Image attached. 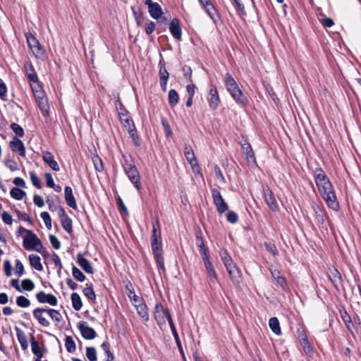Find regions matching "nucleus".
I'll return each instance as SVG.
<instances>
[{"instance_id":"9b49d317","label":"nucleus","mask_w":361,"mask_h":361,"mask_svg":"<svg viewBox=\"0 0 361 361\" xmlns=\"http://www.w3.org/2000/svg\"><path fill=\"white\" fill-rule=\"evenodd\" d=\"M145 4L147 6L148 12L152 18L158 19L161 16L162 9L158 3L153 2L152 0H145Z\"/></svg>"},{"instance_id":"7ed1b4c3","label":"nucleus","mask_w":361,"mask_h":361,"mask_svg":"<svg viewBox=\"0 0 361 361\" xmlns=\"http://www.w3.org/2000/svg\"><path fill=\"white\" fill-rule=\"evenodd\" d=\"M20 230L25 233V235L23 237V245L26 250H35L42 255L46 253L40 239L35 233L22 226H20Z\"/></svg>"},{"instance_id":"f3484780","label":"nucleus","mask_w":361,"mask_h":361,"mask_svg":"<svg viewBox=\"0 0 361 361\" xmlns=\"http://www.w3.org/2000/svg\"><path fill=\"white\" fill-rule=\"evenodd\" d=\"M125 173L127 174L128 178L130 179V182L133 184L135 188L137 190H140L142 188V185L140 182V176L137 168L135 167L133 168V169L128 170L125 171Z\"/></svg>"},{"instance_id":"13d9d810","label":"nucleus","mask_w":361,"mask_h":361,"mask_svg":"<svg viewBox=\"0 0 361 361\" xmlns=\"http://www.w3.org/2000/svg\"><path fill=\"white\" fill-rule=\"evenodd\" d=\"M162 249L161 238H152V250H157Z\"/></svg>"},{"instance_id":"0e129e2a","label":"nucleus","mask_w":361,"mask_h":361,"mask_svg":"<svg viewBox=\"0 0 361 361\" xmlns=\"http://www.w3.org/2000/svg\"><path fill=\"white\" fill-rule=\"evenodd\" d=\"M264 247L266 250L270 253H271L274 256L278 255V250L275 245L269 243H264Z\"/></svg>"},{"instance_id":"2eb2a0df","label":"nucleus","mask_w":361,"mask_h":361,"mask_svg":"<svg viewBox=\"0 0 361 361\" xmlns=\"http://www.w3.org/2000/svg\"><path fill=\"white\" fill-rule=\"evenodd\" d=\"M36 298L40 303H48L51 306L57 305V298L52 294L45 293L44 291H39L36 294Z\"/></svg>"},{"instance_id":"5701e85b","label":"nucleus","mask_w":361,"mask_h":361,"mask_svg":"<svg viewBox=\"0 0 361 361\" xmlns=\"http://www.w3.org/2000/svg\"><path fill=\"white\" fill-rule=\"evenodd\" d=\"M184 154L186 159L188 161L193 170H195V168L198 166V164L192 148L186 146L184 149Z\"/></svg>"},{"instance_id":"ddd939ff","label":"nucleus","mask_w":361,"mask_h":361,"mask_svg":"<svg viewBox=\"0 0 361 361\" xmlns=\"http://www.w3.org/2000/svg\"><path fill=\"white\" fill-rule=\"evenodd\" d=\"M24 69L30 87L32 84L40 83L35 68L30 62L25 63Z\"/></svg>"},{"instance_id":"6e6d98bb","label":"nucleus","mask_w":361,"mask_h":361,"mask_svg":"<svg viewBox=\"0 0 361 361\" xmlns=\"http://www.w3.org/2000/svg\"><path fill=\"white\" fill-rule=\"evenodd\" d=\"M196 244H197V247H199V251H200V254L204 253V251L205 252L209 251L207 247L205 246L202 238L199 235L196 236Z\"/></svg>"},{"instance_id":"a878e982","label":"nucleus","mask_w":361,"mask_h":361,"mask_svg":"<svg viewBox=\"0 0 361 361\" xmlns=\"http://www.w3.org/2000/svg\"><path fill=\"white\" fill-rule=\"evenodd\" d=\"M219 256L226 267H229L231 265H233L234 263L233 262L232 258L229 255L228 252L226 249L221 248L219 250Z\"/></svg>"},{"instance_id":"4be33fe9","label":"nucleus","mask_w":361,"mask_h":361,"mask_svg":"<svg viewBox=\"0 0 361 361\" xmlns=\"http://www.w3.org/2000/svg\"><path fill=\"white\" fill-rule=\"evenodd\" d=\"M64 197L66 204L73 209H77L76 200L73 195L72 188L70 186H66L64 188Z\"/></svg>"},{"instance_id":"4d7b16f0","label":"nucleus","mask_w":361,"mask_h":361,"mask_svg":"<svg viewBox=\"0 0 361 361\" xmlns=\"http://www.w3.org/2000/svg\"><path fill=\"white\" fill-rule=\"evenodd\" d=\"M214 172H215V176H216V179L219 180V181L221 183L224 184L226 183V179H225V178L223 175V173L219 166L216 165L214 166Z\"/></svg>"},{"instance_id":"473e14b6","label":"nucleus","mask_w":361,"mask_h":361,"mask_svg":"<svg viewBox=\"0 0 361 361\" xmlns=\"http://www.w3.org/2000/svg\"><path fill=\"white\" fill-rule=\"evenodd\" d=\"M205 269L207 270V274L210 278V281L212 283H215L217 281V274L214 269V267L212 262L207 263L204 264Z\"/></svg>"},{"instance_id":"cd10ccee","label":"nucleus","mask_w":361,"mask_h":361,"mask_svg":"<svg viewBox=\"0 0 361 361\" xmlns=\"http://www.w3.org/2000/svg\"><path fill=\"white\" fill-rule=\"evenodd\" d=\"M137 314L143 319L145 321H148L149 314L147 312V305L142 302H139L135 305Z\"/></svg>"},{"instance_id":"f03ea898","label":"nucleus","mask_w":361,"mask_h":361,"mask_svg":"<svg viewBox=\"0 0 361 361\" xmlns=\"http://www.w3.org/2000/svg\"><path fill=\"white\" fill-rule=\"evenodd\" d=\"M224 83L226 90L237 104L243 106H245L248 104L247 97L243 94L238 83L229 73H226L224 76Z\"/></svg>"},{"instance_id":"6ab92c4d","label":"nucleus","mask_w":361,"mask_h":361,"mask_svg":"<svg viewBox=\"0 0 361 361\" xmlns=\"http://www.w3.org/2000/svg\"><path fill=\"white\" fill-rule=\"evenodd\" d=\"M42 157L43 161L54 171H59L60 170L59 166L56 161L54 159V155L49 151L42 152Z\"/></svg>"},{"instance_id":"bb28decb","label":"nucleus","mask_w":361,"mask_h":361,"mask_svg":"<svg viewBox=\"0 0 361 361\" xmlns=\"http://www.w3.org/2000/svg\"><path fill=\"white\" fill-rule=\"evenodd\" d=\"M122 158H123L122 166H123L124 171L133 169V168L136 167L133 162L132 157L130 154H123L122 155Z\"/></svg>"},{"instance_id":"20e7f679","label":"nucleus","mask_w":361,"mask_h":361,"mask_svg":"<svg viewBox=\"0 0 361 361\" xmlns=\"http://www.w3.org/2000/svg\"><path fill=\"white\" fill-rule=\"evenodd\" d=\"M318 190L329 207L334 211L339 209V204L331 183L326 186L322 185V188L318 189Z\"/></svg>"},{"instance_id":"6e6552de","label":"nucleus","mask_w":361,"mask_h":361,"mask_svg":"<svg viewBox=\"0 0 361 361\" xmlns=\"http://www.w3.org/2000/svg\"><path fill=\"white\" fill-rule=\"evenodd\" d=\"M58 216L63 228L69 234L73 233L72 220L66 214L63 207H59Z\"/></svg>"},{"instance_id":"a19ab883","label":"nucleus","mask_w":361,"mask_h":361,"mask_svg":"<svg viewBox=\"0 0 361 361\" xmlns=\"http://www.w3.org/2000/svg\"><path fill=\"white\" fill-rule=\"evenodd\" d=\"M31 348L32 352L37 357V359H40L43 357L42 351L41 350L40 346L36 340H32Z\"/></svg>"},{"instance_id":"bf43d9fd","label":"nucleus","mask_w":361,"mask_h":361,"mask_svg":"<svg viewBox=\"0 0 361 361\" xmlns=\"http://www.w3.org/2000/svg\"><path fill=\"white\" fill-rule=\"evenodd\" d=\"M127 131L128 132L130 137L132 138V140H133L135 144L137 146H138L139 145V137H138V135H137V134L136 133L135 127V126H131V128L127 130Z\"/></svg>"},{"instance_id":"a18cd8bd","label":"nucleus","mask_w":361,"mask_h":361,"mask_svg":"<svg viewBox=\"0 0 361 361\" xmlns=\"http://www.w3.org/2000/svg\"><path fill=\"white\" fill-rule=\"evenodd\" d=\"M152 238H161L160 224L158 219L152 222Z\"/></svg>"},{"instance_id":"b1692460","label":"nucleus","mask_w":361,"mask_h":361,"mask_svg":"<svg viewBox=\"0 0 361 361\" xmlns=\"http://www.w3.org/2000/svg\"><path fill=\"white\" fill-rule=\"evenodd\" d=\"M31 89L37 102L47 98L44 92L42 90L41 83L32 84Z\"/></svg>"},{"instance_id":"8fccbe9b","label":"nucleus","mask_w":361,"mask_h":361,"mask_svg":"<svg viewBox=\"0 0 361 361\" xmlns=\"http://www.w3.org/2000/svg\"><path fill=\"white\" fill-rule=\"evenodd\" d=\"M40 216L42 219V220L44 221L46 227L48 229H51V219L50 215L49 214V213L47 212H42L40 214Z\"/></svg>"},{"instance_id":"c756f323","label":"nucleus","mask_w":361,"mask_h":361,"mask_svg":"<svg viewBox=\"0 0 361 361\" xmlns=\"http://www.w3.org/2000/svg\"><path fill=\"white\" fill-rule=\"evenodd\" d=\"M272 277L276 280L277 284L284 288L286 285V281L284 277L281 275L280 271L278 269L271 270Z\"/></svg>"},{"instance_id":"412c9836","label":"nucleus","mask_w":361,"mask_h":361,"mask_svg":"<svg viewBox=\"0 0 361 361\" xmlns=\"http://www.w3.org/2000/svg\"><path fill=\"white\" fill-rule=\"evenodd\" d=\"M77 262L78 265L87 274H93L94 269L90 262L85 258L81 253L77 255Z\"/></svg>"},{"instance_id":"ea45409f","label":"nucleus","mask_w":361,"mask_h":361,"mask_svg":"<svg viewBox=\"0 0 361 361\" xmlns=\"http://www.w3.org/2000/svg\"><path fill=\"white\" fill-rule=\"evenodd\" d=\"M72 274L75 279L80 282H82L85 280L86 277L83 273L75 266L73 265Z\"/></svg>"},{"instance_id":"052dcab7","label":"nucleus","mask_w":361,"mask_h":361,"mask_svg":"<svg viewBox=\"0 0 361 361\" xmlns=\"http://www.w3.org/2000/svg\"><path fill=\"white\" fill-rule=\"evenodd\" d=\"M92 161L96 171L99 172L102 171L104 169V166L102 159L98 156H97L92 158Z\"/></svg>"},{"instance_id":"09e8293b","label":"nucleus","mask_w":361,"mask_h":361,"mask_svg":"<svg viewBox=\"0 0 361 361\" xmlns=\"http://www.w3.org/2000/svg\"><path fill=\"white\" fill-rule=\"evenodd\" d=\"M315 183L321 180H325L328 178L324 171L321 168H317L314 170Z\"/></svg>"},{"instance_id":"9d476101","label":"nucleus","mask_w":361,"mask_h":361,"mask_svg":"<svg viewBox=\"0 0 361 361\" xmlns=\"http://www.w3.org/2000/svg\"><path fill=\"white\" fill-rule=\"evenodd\" d=\"M9 147L13 152L18 153L22 157H25V147L22 140L16 136L9 142Z\"/></svg>"},{"instance_id":"e2e57ef3","label":"nucleus","mask_w":361,"mask_h":361,"mask_svg":"<svg viewBox=\"0 0 361 361\" xmlns=\"http://www.w3.org/2000/svg\"><path fill=\"white\" fill-rule=\"evenodd\" d=\"M86 356L90 361H95L97 360V353L94 348H87Z\"/></svg>"},{"instance_id":"de8ad7c7","label":"nucleus","mask_w":361,"mask_h":361,"mask_svg":"<svg viewBox=\"0 0 361 361\" xmlns=\"http://www.w3.org/2000/svg\"><path fill=\"white\" fill-rule=\"evenodd\" d=\"M119 118L123 127L126 130L131 128V126H135L133 120L130 119L128 115H125L124 116H123Z\"/></svg>"},{"instance_id":"c03bdc74","label":"nucleus","mask_w":361,"mask_h":361,"mask_svg":"<svg viewBox=\"0 0 361 361\" xmlns=\"http://www.w3.org/2000/svg\"><path fill=\"white\" fill-rule=\"evenodd\" d=\"M160 68L159 71V80H168L169 74L166 68L164 63L159 62Z\"/></svg>"},{"instance_id":"603ef678","label":"nucleus","mask_w":361,"mask_h":361,"mask_svg":"<svg viewBox=\"0 0 361 361\" xmlns=\"http://www.w3.org/2000/svg\"><path fill=\"white\" fill-rule=\"evenodd\" d=\"M30 180H31L32 185L39 189L41 188H42L41 181L39 180V178H38L37 175L34 171H31V172H30Z\"/></svg>"},{"instance_id":"393cba45","label":"nucleus","mask_w":361,"mask_h":361,"mask_svg":"<svg viewBox=\"0 0 361 361\" xmlns=\"http://www.w3.org/2000/svg\"><path fill=\"white\" fill-rule=\"evenodd\" d=\"M241 148L243 154H245L246 159L248 161H255V154L252 150V148L250 143L247 141H245L244 143L241 144Z\"/></svg>"},{"instance_id":"338daca9","label":"nucleus","mask_w":361,"mask_h":361,"mask_svg":"<svg viewBox=\"0 0 361 361\" xmlns=\"http://www.w3.org/2000/svg\"><path fill=\"white\" fill-rule=\"evenodd\" d=\"M102 348H103V350H104V352L107 355V360H106V361H113L114 356H113V354L111 353V351L109 350V345L106 342H104V343H102Z\"/></svg>"},{"instance_id":"4468645a","label":"nucleus","mask_w":361,"mask_h":361,"mask_svg":"<svg viewBox=\"0 0 361 361\" xmlns=\"http://www.w3.org/2000/svg\"><path fill=\"white\" fill-rule=\"evenodd\" d=\"M264 198L271 210L273 212H276L279 210V206L276 200L274 195V193L269 188L264 190Z\"/></svg>"},{"instance_id":"a211bd4d","label":"nucleus","mask_w":361,"mask_h":361,"mask_svg":"<svg viewBox=\"0 0 361 361\" xmlns=\"http://www.w3.org/2000/svg\"><path fill=\"white\" fill-rule=\"evenodd\" d=\"M78 329L84 338H94L96 336L95 331L89 326L85 322H80L78 324Z\"/></svg>"},{"instance_id":"1a4fd4ad","label":"nucleus","mask_w":361,"mask_h":361,"mask_svg":"<svg viewBox=\"0 0 361 361\" xmlns=\"http://www.w3.org/2000/svg\"><path fill=\"white\" fill-rule=\"evenodd\" d=\"M328 276L334 287L336 290L339 291L340 288L343 286V279L340 272L336 268H329Z\"/></svg>"},{"instance_id":"774afa93","label":"nucleus","mask_w":361,"mask_h":361,"mask_svg":"<svg viewBox=\"0 0 361 361\" xmlns=\"http://www.w3.org/2000/svg\"><path fill=\"white\" fill-rule=\"evenodd\" d=\"M161 124L163 126V128L164 129V131H165V133H166V135L167 137H169L172 134V131L171 130V128H170V126L169 124V123L167 122L166 119V118H161Z\"/></svg>"},{"instance_id":"f8f14e48","label":"nucleus","mask_w":361,"mask_h":361,"mask_svg":"<svg viewBox=\"0 0 361 361\" xmlns=\"http://www.w3.org/2000/svg\"><path fill=\"white\" fill-rule=\"evenodd\" d=\"M226 270L234 286L238 287L240 286L243 281V277L239 269L235 264H233L229 267H227Z\"/></svg>"},{"instance_id":"0eeeda50","label":"nucleus","mask_w":361,"mask_h":361,"mask_svg":"<svg viewBox=\"0 0 361 361\" xmlns=\"http://www.w3.org/2000/svg\"><path fill=\"white\" fill-rule=\"evenodd\" d=\"M212 196L213 199V203L216 207V210L219 214H222L228 209V206L223 198L220 191L214 188L212 190Z\"/></svg>"},{"instance_id":"dca6fc26","label":"nucleus","mask_w":361,"mask_h":361,"mask_svg":"<svg viewBox=\"0 0 361 361\" xmlns=\"http://www.w3.org/2000/svg\"><path fill=\"white\" fill-rule=\"evenodd\" d=\"M208 101L210 109L212 110L217 109L220 103V98L218 94V91L214 85H211Z\"/></svg>"},{"instance_id":"e433bc0d","label":"nucleus","mask_w":361,"mask_h":361,"mask_svg":"<svg viewBox=\"0 0 361 361\" xmlns=\"http://www.w3.org/2000/svg\"><path fill=\"white\" fill-rule=\"evenodd\" d=\"M73 307L75 310H80L82 303L80 295L77 293H73L71 295Z\"/></svg>"},{"instance_id":"58836bf2","label":"nucleus","mask_w":361,"mask_h":361,"mask_svg":"<svg viewBox=\"0 0 361 361\" xmlns=\"http://www.w3.org/2000/svg\"><path fill=\"white\" fill-rule=\"evenodd\" d=\"M11 196L17 200H21L26 195V193L24 190L18 188H13L10 192Z\"/></svg>"},{"instance_id":"c85d7f7f","label":"nucleus","mask_w":361,"mask_h":361,"mask_svg":"<svg viewBox=\"0 0 361 361\" xmlns=\"http://www.w3.org/2000/svg\"><path fill=\"white\" fill-rule=\"evenodd\" d=\"M82 293L90 301H94L96 300V294L94 291L92 283H86V286L83 289Z\"/></svg>"},{"instance_id":"79ce46f5","label":"nucleus","mask_w":361,"mask_h":361,"mask_svg":"<svg viewBox=\"0 0 361 361\" xmlns=\"http://www.w3.org/2000/svg\"><path fill=\"white\" fill-rule=\"evenodd\" d=\"M37 104H38L39 108L40 109L43 116H47L49 115V109L47 99L46 98L44 99L40 100V101L37 102Z\"/></svg>"},{"instance_id":"49530a36","label":"nucleus","mask_w":361,"mask_h":361,"mask_svg":"<svg viewBox=\"0 0 361 361\" xmlns=\"http://www.w3.org/2000/svg\"><path fill=\"white\" fill-rule=\"evenodd\" d=\"M115 106L118 113L119 117L128 115V111L125 109L123 104L119 99L115 101Z\"/></svg>"},{"instance_id":"864d4df0","label":"nucleus","mask_w":361,"mask_h":361,"mask_svg":"<svg viewBox=\"0 0 361 361\" xmlns=\"http://www.w3.org/2000/svg\"><path fill=\"white\" fill-rule=\"evenodd\" d=\"M11 128L18 136L23 137L24 135V130L23 128L18 123H12L11 124Z\"/></svg>"},{"instance_id":"f704fd0d","label":"nucleus","mask_w":361,"mask_h":361,"mask_svg":"<svg viewBox=\"0 0 361 361\" xmlns=\"http://www.w3.org/2000/svg\"><path fill=\"white\" fill-rule=\"evenodd\" d=\"M156 263L159 269L164 270V262L162 255V249L152 251Z\"/></svg>"},{"instance_id":"69168bd1","label":"nucleus","mask_w":361,"mask_h":361,"mask_svg":"<svg viewBox=\"0 0 361 361\" xmlns=\"http://www.w3.org/2000/svg\"><path fill=\"white\" fill-rule=\"evenodd\" d=\"M49 240L54 249L59 250L61 247V243L55 235H49Z\"/></svg>"},{"instance_id":"7c9ffc66","label":"nucleus","mask_w":361,"mask_h":361,"mask_svg":"<svg viewBox=\"0 0 361 361\" xmlns=\"http://www.w3.org/2000/svg\"><path fill=\"white\" fill-rule=\"evenodd\" d=\"M204 11L207 13V14L210 17V18L213 20L214 23H216L218 17L217 10L214 7V6L210 1L209 6H206L205 7H202Z\"/></svg>"},{"instance_id":"680f3d73","label":"nucleus","mask_w":361,"mask_h":361,"mask_svg":"<svg viewBox=\"0 0 361 361\" xmlns=\"http://www.w3.org/2000/svg\"><path fill=\"white\" fill-rule=\"evenodd\" d=\"M226 219L229 223L233 224L238 221V216L235 212L229 211L226 215Z\"/></svg>"},{"instance_id":"423d86ee","label":"nucleus","mask_w":361,"mask_h":361,"mask_svg":"<svg viewBox=\"0 0 361 361\" xmlns=\"http://www.w3.org/2000/svg\"><path fill=\"white\" fill-rule=\"evenodd\" d=\"M27 41L29 47L36 58L44 59L45 57V51L38 39L31 34L27 35Z\"/></svg>"},{"instance_id":"37998d69","label":"nucleus","mask_w":361,"mask_h":361,"mask_svg":"<svg viewBox=\"0 0 361 361\" xmlns=\"http://www.w3.org/2000/svg\"><path fill=\"white\" fill-rule=\"evenodd\" d=\"M46 202L48 204L49 209L51 212H54V211L58 212L59 207H61V206L58 205V204L59 203V200L57 197H56V200H54L52 199H50L49 197H47L46 200Z\"/></svg>"},{"instance_id":"2f4dec72","label":"nucleus","mask_w":361,"mask_h":361,"mask_svg":"<svg viewBox=\"0 0 361 361\" xmlns=\"http://www.w3.org/2000/svg\"><path fill=\"white\" fill-rule=\"evenodd\" d=\"M126 288L128 290L127 295L128 298L135 303V305L141 302L140 297L135 294L133 286L130 283H128V284L126 286Z\"/></svg>"},{"instance_id":"c9c22d12","label":"nucleus","mask_w":361,"mask_h":361,"mask_svg":"<svg viewBox=\"0 0 361 361\" xmlns=\"http://www.w3.org/2000/svg\"><path fill=\"white\" fill-rule=\"evenodd\" d=\"M168 99L170 106L171 107L176 106L179 102V95L177 91L173 89L169 90Z\"/></svg>"},{"instance_id":"39448f33","label":"nucleus","mask_w":361,"mask_h":361,"mask_svg":"<svg viewBox=\"0 0 361 361\" xmlns=\"http://www.w3.org/2000/svg\"><path fill=\"white\" fill-rule=\"evenodd\" d=\"M154 317L158 324H164L168 321L171 328L174 329V324L169 311L164 309L161 303L155 305Z\"/></svg>"},{"instance_id":"4c0bfd02","label":"nucleus","mask_w":361,"mask_h":361,"mask_svg":"<svg viewBox=\"0 0 361 361\" xmlns=\"http://www.w3.org/2000/svg\"><path fill=\"white\" fill-rule=\"evenodd\" d=\"M269 327L276 335H280L281 328L279 319L276 317H271L269 322Z\"/></svg>"},{"instance_id":"3c124183","label":"nucleus","mask_w":361,"mask_h":361,"mask_svg":"<svg viewBox=\"0 0 361 361\" xmlns=\"http://www.w3.org/2000/svg\"><path fill=\"white\" fill-rule=\"evenodd\" d=\"M16 303L19 307H27L30 305V300L23 295L18 296L17 298Z\"/></svg>"},{"instance_id":"72a5a7b5","label":"nucleus","mask_w":361,"mask_h":361,"mask_svg":"<svg viewBox=\"0 0 361 361\" xmlns=\"http://www.w3.org/2000/svg\"><path fill=\"white\" fill-rule=\"evenodd\" d=\"M29 260L30 265L37 271H42L43 269L42 264L40 262V257L36 255H30L29 256Z\"/></svg>"},{"instance_id":"f257e3e1","label":"nucleus","mask_w":361,"mask_h":361,"mask_svg":"<svg viewBox=\"0 0 361 361\" xmlns=\"http://www.w3.org/2000/svg\"><path fill=\"white\" fill-rule=\"evenodd\" d=\"M33 317L38 323L44 327H47L50 324L48 318L52 319L55 326L58 329L60 330L62 327V316L61 313L56 310L37 307L33 310Z\"/></svg>"},{"instance_id":"5fc2aeb1","label":"nucleus","mask_w":361,"mask_h":361,"mask_svg":"<svg viewBox=\"0 0 361 361\" xmlns=\"http://www.w3.org/2000/svg\"><path fill=\"white\" fill-rule=\"evenodd\" d=\"M21 286L23 290L28 291L33 290L35 288V284L30 279L23 280Z\"/></svg>"},{"instance_id":"aec40b11","label":"nucleus","mask_w":361,"mask_h":361,"mask_svg":"<svg viewBox=\"0 0 361 361\" xmlns=\"http://www.w3.org/2000/svg\"><path fill=\"white\" fill-rule=\"evenodd\" d=\"M169 30L172 36L180 40L182 37L181 28L180 26V22L178 18H173L169 25Z\"/></svg>"}]
</instances>
